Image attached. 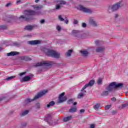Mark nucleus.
<instances>
[{"instance_id": "obj_1", "label": "nucleus", "mask_w": 128, "mask_h": 128, "mask_svg": "<svg viewBox=\"0 0 128 128\" xmlns=\"http://www.w3.org/2000/svg\"><path fill=\"white\" fill-rule=\"evenodd\" d=\"M24 16H22L20 19L22 18L23 20H26L27 22L30 21L28 18L30 16H34L36 14H40V12H36L32 10H27L24 12Z\"/></svg>"}, {"instance_id": "obj_2", "label": "nucleus", "mask_w": 128, "mask_h": 128, "mask_svg": "<svg viewBox=\"0 0 128 128\" xmlns=\"http://www.w3.org/2000/svg\"><path fill=\"white\" fill-rule=\"evenodd\" d=\"M124 88V84L119 83L116 84V82H112L110 83L109 86L106 88L108 92H112L113 90H116V88Z\"/></svg>"}, {"instance_id": "obj_3", "label": "nucleus", "mask_w": 128, "mask_h": 128, "mask_svg": "<svg viewBox=\"0 0 128 128\" xmlns=\"http://www.w3.org/2000/svg\"><path fill=\"white\" fill-rule=\"evenodd\" d=\"M44 52L48 56H51L52 58H58L60 56V52L54 51V50L44 48Z\"/></svg>"}, {"instance_id": "obj_4", "label": "nucleus", "mask_w": 128, "mask_h": 128, "mask_svg": "<svg viewBox=\"0 0 128 128\" xmlns=\"http://www.w3.org/2000/svg\"><path fill=\"white\" fill-rule=\"evenodd\" d=\"M48 92V90H43L42 92H40L38 94L34 96V98L33 100L28 98L26 100V102H33V100H38L39 98H40L44 94H46Z\"/></svg>"}, {"instance_id": "obj_5", "label": "nucleus", "mask_w": 128, "mask_h": 128, "mask_svg": "<svg viewBox=\"0 0 128 128\" xmlns=\"http://www.w3.org/2000/svg\"><path fill=\"white\" fill-rule=\"evenodd\" d=\"M54 62L52 61H42L40 62L37 63L35 66H52V64H54Z\"/></svg>"}, {"instance_id": "obj_6", "label": "nucleus", "mask_w": 128, "mask_h": 128, "mask_svg": "<svg viewBox=\"0 0 128 128\" xmlns=\"http://www.w3.org/2000/svg\"><path fill=\"white\" fill-rule=\"evenodd\" d=\"M78 8H80V10H82V12H87L88 14H92V10L86 8L82 5H80L78 6Z\"/></svg>"}, {"instance_id": "obj_7", "label": "nucleus", "mask_w": 128, "mask_h": 128, "mask_svg": "<svg viewBox=\"0 0 128 128\" xmlns=\"http://www.w3.org/2000/svg\"><path fill=\"white\" fill-rule=\"evenodd\" d=\"M94 84V80H90L89 82L84 86L82 88V91L84 92H86V88H88V86H92Z\"/></svg>"}, {"instance_id": "obj_8", "label": "nucleus", "mask_w": 128, "mask_h": 128, "mask_svg": "<svg viewBox=\"0 0 128 128\" xmlns=\"http://www.w3.org/2000/svg\"><path fill=\"white\" fill-rule=\"evenodd\" d=\"M55 2L58 4H56V10H60V4H66V1L64 0H57Z\"/></svg>"}, {"instance_id": "obj_9", "label": "nucleus", "mask_w": 128, "mask_h": 128, "mask_svg": "<svg viewBox=\"0 0 128 128\" xmlns=\"http://www.w3.org/2000/svg\"><path fill=\"white\" fill-rule=\"evenodd\" d=\"M64 92H62L60 94L58 98V102H64L66 100V96H64Z\"/></svg>"}, {"instance_id": "obj_10", "label": "nucleus", "mask_w": 128, "mask_h": 128, "mask_svg": "<svg viewBox=\"0 0 128 128\" xmlns=\"http://www.w3.org/2000/svg\"><path fill=\"white\" fill-rule=\"evenodd\" d=\"M120 7V3H118L113 5L109 9L112 10L114 12V10H118Z\"/></svg>"}, {"instance_id": "obj_11", "label": "nucleus", "mask_w": 128, "mask_h": 128, "mask_svg": "<svg viewBox=\"0 0 128 128\" xmlns=\"http://www.w3.org/2000/svg\"><path fill=\"white\" fill-rule=\"evenodd\" d=\"M41 42L38 40H31V41H28V44H40Z\"/></svg>"}, {"instance_id": "obj_12", "label": "nucleus", "mask_w": 128, "mask_h": 128, "mask_svg": "<svg viewBox=\"0 0 128 128\" xmlns=\"http://www.w3.org/2000/svg\"><path fill=\"white\" fill-rule=\"evenodd\" d=\"M72 118H74V117L72 116H69L66 118H64L63 119V121L64 122H68V120H72Z\"/></svg>"}, {"instance_id": "obj_13", "label": "nucleus", "mask_w": 128, "mask_h": 128, "mask_svg": "<svg viewBox=\"0 0 128 128\" xmlns=\"http://www.w3.org/2000/svg\"><path fill=\"white\" fill-rule=\"evenodd\" d=\"M72 50H70L66 52L65 56L66 58H68V56H72Z\"/></svg>"}, {"instance_id": "obj_14", "label": "nucleus", "mask_w": 128, "mask_h": 128, "mask_svg": "<svg viewBox=\"0 0 128 128\" xmlns=\"http://www.w3.org/2000/svg\"><path fill=\"white\" fill-rule=\"evenodd\" d=\"M96 52H104V47H98L96 48Z\"/></svg>"}, {"instance_id": "obj_15", "label": "nucleus", "mask_w": 128, "mask_h": 128, "mask_svg": "<svg viewBox=\"0 0 128 128\" xmlns=\"http://www.w3.org/2000/svg\"><path fill=\"white\" fill-rule=\"evenodd\" d=\"M22 60H30L32 59L28 56H22L20 58Z\"/></svg>"}, {"instance_id": "obj_16", "label": "nucleus", "mask_w": 128, "mask_h": 128, "mask_svg": "<svg viewBox=\"0 0 128 128\" xmlns=\"http://www.w3.org/2000/svg\"><path fill=\"white\" fill-rule=\"evenodd\" d=\"M18 54V52H11L10 53L7 54L8 56H16Z\"/></svg>"}, {"instance_id": "obj_17", "label": "nucleus", "mask_w": 128, "mask_h": 128, "mask_svg": "<svg viewBox=\"0 0 128 128\" xmlns=\"http://www.w3.org/2000/svg\"><path fill=\"white\" fill-rule=\"evenodd\" d=\"M80 52L82 56H86L88 54V52L86 50H81L80 51Z\"/></svg>"}, {"instance_id": "obj_18", "label": "nucleus", "mask_w": 128, "mask_h": 128, "mask_svg": "<svg viewBox=\"0 0 128 128\" xmlns=\"http://www.w3.org/2000/svg\"><path fill=\"white\" fill-rule=\"evenodd\" d=\"M82 93L79 94L78 96V98H84V94H86V92H84V91H82L81 90Z\"/></svg>"}, {"instance_id": "obj_19", "label": "nucleus", "mask_w": 128, "mask_h": 128, "mask_svg": "<svg viewBox=\"0 0 128 128\" xmlns=\"http://www.w3.org/2000/svg\"><path fill=\"white\" fill-rule=\"evenodd\" d=\"M127 106H128V104H122L120 105L119 106V108H120V110H124V108H126Z\"/></svg>"}, {"instance_id": "obj_20", "label": "nucleus", "mask_w": 128, "mask_h": 128, "mask_svg": "<svg viewBox=\"0 0 128 128\" xmlns=\"http://www.w3.org/2000/svg\"><path fill=\"white\" fill-rule=\"evenodd\" d=\"M30 80V78L29 76H26L22 78V82H28Z\"/></svg>"}, {"instance_id": "obj_21", "label": "nucleus", "mask_w": 128, "mask_h": 128, "mask_svg": "<svg viewBox=\"0 0 128 128\" xmlns=\"http://www.w3.org/2000/svg\"><path fill=\"white\" fill-rule=\"evenodd\" d=\"M90 24H92L94 26H96V22L94 19H91L90 21Z\"/></svg>"}, {"instance_id": "obj_22", "label": "nucleus", "mask_w": 128, "mask_h": 128, "mask_svg": "<svg viewBox=\"0 0 128 128\" xmlns=\"http://www.w3.org/2000/svg\"><path fill=\"white\" fill-rule=\"evenodd\" d=\"M76 107H72L69 110V112H76Z\"/></svg>"}, {"instance_id": "obj_23", "label": "nucleus", "mask_w": 128, "mask_h": 128, "mask_svg": "<svg viewBox=\"0 0 128 128\" xmlns=\"http://www.w3.org/2000/svg\"><path fill=\"white\" fill-rule=\"evenodd\" d=\"M34 8V10H40V8H42V6L40 5H34L33 6Z\"/></svg>"}, {"instance_id": "obj_24", "label": "nucleus", "mask_w": 128, "mask_h": 128, "mask_svg": "<svg viewBox=\"0 0 128 128\" xmlns=\"http://www.w3.org/2000/svg\"><path fill=\"white\" fill-rule=\"evenodd\" d=\"M100 104H95L94 106V110H98V108H100Z\"/></svg>"}, {"instance_id": "obj_25", "label": "nucleus", "mask_w": 128, "mask_h": 128, "mask_svg": "<svg viewBox=\"0 0 128 128\" xmlns=\"http://www.w3.org/2000/svg\"><path fill=\"white\" fill-rule=\"evenodd\" d=\"M32 28L33 27L32 26H28L25 27V30H32Z\"/></svg>"}, {"instance_id": "obj_26", "label": "nucleus", "mask_w": 128, "mask_h": 128, "mask_svg": "<svg viewBox=\"0 0 128 128\" xmlns=\"http://www.w3.org/2000/svg\"><path fill=\"white\" fill-rule=\"evenodd\" d=\"M28 114V110H26L23 112L21 114L20 116H26V114Z\"/></svg>"}, {"instance_id": "obj_27", "label": "nucleus", "mask_w": 128, "mask_h": 128, "mask_svg": "<svg viewBox=\"0 0 128 128\" xmlns=\"http://www.w3.org/2000/svg\"><path fill=\"white\" fill-rule=\"evenodd\" d=\"M102 96H108V91H104L102 93Z\"/></svg>"}, {"instance_id": "obj_28", "label": "nucleus", "mask_w": 128, "mask_h": 128, "mask_svg": "<svg viewBox=\"0 0 128 128\" xmlns=\"http://www.w3.org/2000/svg\"><path fill=\"white\" fill-rule=\"evenodd\" d=\"M98 84H102V78H99L97 81Z\"/></svg>"}, {"instance_id": "obj_29", "label": "nucleus", "mask_w": 128, "mask_h": 128, "mask_svg": "<svg viewBox=\"0 0 128 128\" xmlns=\"http://www.w3.org/2000/svg\"><path fill=\"white\" fill-rule=\"evenodd\" d=\"M54 102L52 101L50 102L48 104H47V108H50V106H54Z\"/></svg>"}, {"instance_id": "obj_30", "label": "nucleus", "mask_w": 128, "mask_h": 128, "mask_svg": "<svg viewBox=\"0 0 128 128\" xmlns=\"http://www.w3.org/2000/svg\"><path fill=\"white\" fill-rule=\"evenodd\" d=\"M16 78V76H12L10 77H8V78H6V80H12V78Z\"/></svg>"}, {"instance_id": "obj_31", "label": "nucleus", "mask_w": 128, "mask_h": 128, "mask_svg": "<svg viewBox=\"0 0 128 128\" xmlns=\"http://www.w3.org/2000/svg\"><path fill=\"white\" fill-rule=\"evenodd\" d=\"M58 19L61 20V22H62L64 20V18H62V15H59L58 16Z\"/></svg>"}, {"instance_id": "obj_32", "label": "nucleus", "mask_w": 128, "mask_h": 128, "mask_svg": "<svg viewBox=\"0 0 128 128\" xmlns=\"http://www.w3.org/2000/svg\"><path fill=\"white\" fill-rule=\"evenodd\" d=\"M111 107H112V106H110V105H107L105 107V110H109V108H110Z\"/></svg>"}, {"instance_id": "obj_33", "label": "nucleus", "mask_w": 128, "mask_h": 128, "mask_svg": "<svg viewBox=\"0 0 128 128\" xmlns=\"http://www.w3.org/2000/svg\"><path fill=\"white\" fill-rule=\"evenodd\" d=\"M56 28L57 30H58V32H60V30H62V28L60 26H56Z\"/></svg>"}, {"instance_id": "obj_34", "label": "nucleus", "mask_w": 128, "mask_h": 128, "mask_svg": "<svg viewBox=\"0 0 128 128\" xmlns=\"http://www.w3.org/2000/svg\"><path fill=\"white\" fill-rule=\"evenodd\" d=\"M96 128V124H90V128Z\"/></svg>"}, {"instance_id": "obj_35", "label": "nucleus", "mask_w": 128, "mask_h": 128, "mask_svg": "<svg viewBox=\"0 0 128 128\" xmlns=\"http://www.w3.org/2000/svg\"><path fill=\"white\" fill-rule=\"evenodd\" d=\"M17 4H22V1L20 0H18L16 2Z\"/></svg>"}, {"instance_id": "obj_36", "label": "nucleus", "mask_w": 128, "mask_h": 128, "mask_svg": "<svg viewBox=\"0 0 128 128\" xmlns=\"http://www.w3.org/2000/svg\"><path fill=\"white\" fill-rule=\"evenodd\" d=\"M78 33V31L76 30H73L72 31V34H77Z\"/></svg>"}, {"instance_id": "obj_37", "label": "nucleus", "mask_w": 128, "mask_h": 128, "mask_svg": "<svg viewBox=\"0 0 128 128\" xmlns=\"http://www.w3.org/2000/svg\"><path fill=\"white\" fill-rule=\"evenodd\" d=\"M82 28H86V23H82Z\"/></svg>"}, {"instance_id": "obj_38", "label": "nucleus", "mask_w": 128, "mask_h": 128, "mask_svg": "<svg viewBox=\"0 0 128 128\" xmlns=\"http://www.w3.org/2000/svg\"><path fill=\"white\" fill-rule=\"evenodd\" d=\"M12 6V3L10 2H8L6 4V6Z\"/></svg>"}, {"instance_id": "obj_39", "label": "nucleus", "mask_w": 128, "mask_h": 128, "mask_svg": "<svg viewBox=\"0 0 128 128\" xmlns=\"http://www.w3.org/2000/svg\"><path fill=\"white\" fill-rule=\"evenodd\" d=\"M78 22V20H74V24H77Z\"/></svg>"}, {"instance_id": "obj_40", "label": "nucleus", "mask_w": 128, "mask_h": 128, "mask_svg": "<svg viewBox=\"0 0 128 128\" xmlns=\"http://www.w3.org/2000/svg\"><path fill=\"white\" fill-rule=\"evenodd\" d=\"M111 100L112 102H116V98H111Z\"/></svg>"}, {"instance_id": "obj_41", "label": "nucleus", "mask_w": 128, "mask_h": 128, "mask_svg": "<svg viewBox=\"0 0 128 128\" xmlns=\"http://www.w3.org/2000/svg\"><path fill=\"white\" fill-rule=\"evenodd\" d=\"M73 100L72 99H70L69 100H68V103L70 104L71 102H72Z\"/></svg>"}, {"instance_id": "obj_42", "label": "nucleus", "mask_w": 128, "mask_h": 128, "mask_svg": "<svg viewBox=\"0 0 128 128\" xmlns=\"http://www.w3.org/2000/svg\"><path fill=\"white\" fill-rule=\"evenodd\" d=\"M24 74H26V72L20 74L19 76H24Z\"/></svg>"}, {"instance_id": "obj_43", "label": "nucleus", "mask_w": 128, "mask_h": 128, "mask_svg": "<svg viewBox=\"0 0 128 128\" xmlns=\"http://www.w3.org/2000/svg\"><path fill=\"white\" fill-rule=\"evenodd\" d=\"M81 38H86V34H84L81 36Z\"/></svg>"}, {"instance_id": "obj_44", "label": "nucleus", "mask_w": 128, "mask_h": 128, "mask_svg": "<svg viewBox=\"0 0 128 128\" xmlns=\"http://www.w3.org/2000/svg\"><path fill=\"white\" fill-rule=\"evenodd\" d=\"M40 24H44V20H42L40 21Z\"/></svg>"}, {"instance_id": "obj_45", "label": "nucleus", "mask_w": 128, "mask_h": 128, "mask_svg": "<svg viewBox=\"0 0 128 128\" xmlns=\"http://www.w3.org/2000/svg\"><path fill=\"white\" fill-rule=\"evenodd\" d=\"M80 112L81 113L84 112V109L80 110Z\"/></svg>"}, {"instance_id": "obj_46", "label": "nucleus", "mask_w": 128, "mask_h": 128, "mask_svg": "<svg viewBox=\"0 0 128 128\" xmlns=\"http://www.w3.org/2000/svg\"><path fill=\"white\" fill-rule=\"evenodd\" d=\"M98 42H100V41H98V40H96V41L95 42V44H97V45L98 44Z\"/></svg>"}, {"instance_id": "obj_47", "label": "nucleus", "mask_w": 128, "mask_h": 128, "mask_svg": "<svg viewBox=\"0 0 128 128\" xmlns=\"http://www.w3.org/2000/svg\"><path fill=\"white\" fill-rule=\"evenodd\" d=\"M64 22L66 24H68V19L65 20Z\"/></svg>"}, {"instance_id": "obj_48", "label": "nucleus", "mask_w": 128, "mask_h": 128, "mask_svg": "<svg viewBox=\"0 0 128 128\" xmlns=\"http://www.w3.org/2000/svg\"><path fill=\"white\" fill-rule=\"evenodd\" d=\"M116 114V111L114 110L112 112V114Z\"/></svg>"}, {"instance_id": "obj_49", "label": "nucleus", "mask_w": 128, "mask_h": 128, "mask_svg": "<svg viewBox=\"0 0 128 128\" xmlns=\"http://www.w3.org/2000/svg\"><path fill=\"white\" fill-rule=\"evenodd\" d=\"M74 106H76V104H78V103L76 102H74V104H73Z\"/></svg>"}, {"instance_id": "obj_50", "label": "nucleus", "mask_w": 128, "mask_h": 128, "mask_svg": "<svg viewBox=\"0 0 128 128\" xmlns=\"http://www.w3.org/2000/svg\"><path fill=\"white\" fill-rule=\"evenodd\" d=\"M38 2H40V0H35V2H36V3Z\"/></svg>"}, {"instance_id": "obj_51", "label": "nucleus", "mask_w": 128, "mask_h": 128, "mask_svg": "<svg viewBox=\"0 0 128 128\" xmlns=\"http://www.w3.org/2000/svg\"><path fill=\"white\" fill-rule=\"evenodd\" d=\"M118 14H115V18H118Z\"/></svg>"}, {"instance_id": "obj_52", "label": "nucleus", "mask_w": 128, "mask_h": 128, "mask_svg": "<svg viewBox=\"0 0 128 128\" xmlns=\"http://www.w3.org/2000/svg\"><path fill=\"white\" fill-rule=\"evenodd\" d=\"M38 106L37 107V108H40V104H38Z\"/></svg>"}, {"instance_id": "obj_53", "label": "nucleus", "mask_w": 128, "mask_h": 128, "mask_svg": "<svg viewBox=\"0 0 128 128\" xmlns=\"http://www.w3.org/2000/svg\"><path fill=\"white\" fill-rule=\"evenodd\" d=\"M2 50V48L1 47H0V52Z\"/></svg>"}, {"instance_id": "obj_54", "label": "nucleus", "mask_w": 128, "mask_h": 128, "mask_svg": "<svg viewBox=\"0 0 128 128\" xmlns=\"http://www.w3.org/2000/svg\"><path fill=\"white\" fill-rule=\"evenodd\" d=\"M48 118H50V115H48Z\"/></svg>"}, {"instance_id": "obj_55", "label": "nucleus", "mask_w": 128, "mask_h": 128, "mask_svg": "<svg viewBox=\"0 0 128 128\" xmlns=\"http://www.w3.org/2000/svg\"><path fill=\"white\" fill-rule=\"evenodd\" d=\"M2 100V99H0V100Z\"/></svg>"}, {"instance_id": "obj_56", "label": "nucleus", "mask_w": 128, "mask_h": 128, "mask_svg": "<svg viewBox=\"0 0 128 128\" xmlns=\"http://www.w3.org/2000/svg\"><path fill=\"white\" fill-rule=\"evenodd\" d=\"M127 94H128V92H127Z\"/></svg>"}]
</instances>
